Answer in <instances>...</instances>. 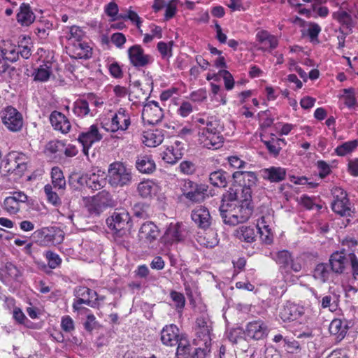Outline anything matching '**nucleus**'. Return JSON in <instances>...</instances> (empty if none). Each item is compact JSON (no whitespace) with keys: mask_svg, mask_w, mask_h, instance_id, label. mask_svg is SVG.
I'll return each mask as SVG.
<instances>
[{"mask_svg":"<svg viewBox=\"0 0 358 358\" xmlns=\"http://www.w3.org/2000/svg\"><path fill=\"white\" fill-rule=\"evenodd\" d=\"M75 296L76 298H83L88 300L96 299V292L90 289L87 287H78L75 290Z\"/></svg>","mask_w":358,"mask_h":358,"instance_id":"a18cd8bd","label":"nucleus"},{"mask_svg":"<svg viewBox=\"0 0 358 358\" xmlns=\"http://www.w3.org/2000/svg\"><path fill=\"white\" fill-rule=\"evenodd\" d=\"M242 335L245 336V330L242 328L237 327L230 330L227 334V337L231 343H236L238 339L242 337Z\"/></svg>","mask_w":358,"mask_h":358,"instance_id":"338daca9","label":"nucleus"},{"mask_svg":"<svg viewBox=\"0 0 358 358\" xmlns=\"http://www.w3.org/2000/svg\"><path fill=\"white\" fill-rule=\"evenodd\" d=\"M192 220L200 228L206 229L212 222V217L210 216L208 209L204 206H198L192 212Z\"/></svg>","mask_w":358,"mask_h":358,"instance_id":"4be33fe9","label":"nucleus"},{"mask_svg":"<svg viewBox=\"0 0 358 358\" xmlns=\"http://www.w3.org/2000/svg\"><path fill=\"white\" fill-rule=\"evenodd\" d=\"M131 124V117L127 110L124 108H120L113 115L110 124L108 127H105L106 130L110 132L117 131H126Z\"/></svg>","mask_w":358,"mask_h":358,"instance_id":"9b49d317","label":"nucleus"},{"mask_svg":"<svg viewBox=\"0 0 358 358\" xmlns=\"http://www.w3.org/2000/svg\"><path fill=\"white\" fill-rule=\"evenodd\" d=\"M178 345L176 351L177 358H189L190 357L191 346L188 341L185 338H180V341L176 345Z\"/></svg>","mask_w":358,"mask_h":358,"instance_id":"79ce46f5","label":"nucleus"},{"mask_svg":"<svg viewBox=\"0 0 358 358\" xmlns=\"http://www.w3.org/2000/svg\"><path fill=\"white\" fill-rule=\"evenodd\" d=\"M51 72V64L45 62L35 69L33 73L34 80L46 82L50 78Z\"/></svg>","mask_w":358,"mask_h":358,"instance_id":"4c0bfd02","label":"nucleus"},{"mask_svg":"<svg viewBox=\"0 0 358 358\" xmlns=\"http://www.w3.org/2000/svg\"><path fill=\"white\" fill-rule=\"evenodd\" d=\"M302 314L301 307L287 302L280 312V317L284 322H290L297 320Z\"/></svg>","mask_w":358,"mask_h":358,"instance_id":"bb28decb","label":"nucleus"},{"mask_svg":"<svg viewBox=\"0 0 358 358\" xmlns=\"http://www.w3.org/2000/svg\"><path fill=\"white\" fill-rule=\"evenodd\" d=\"M52 182L55 188L62 189L66 186V181L62 171L59 167H53L51 171Z\"/></svg>","mask_w":358,"mask_h":358,"instance_id":"ea45409f","label":"nucleus"},{"mask_svg":"<svg viewBox=\"0 0 358 358\" xmlns=\"http://www.w3.org/2000/svg\"><path fill=\"white\" fill-rule=\"evenodd\" d=\"M145 145L148 147H156L160 145L164 140V135L161 131L155 130L152 132H149L145 136Z\"/></svg>","mask_w":358,"mask_h":358,"instance_id":"a19ab883","label":"nucleus"},{"mask_svg":"<svg viewBox=\"0 0 358 358\" xmlns=\"http://www.w3.org/2000/svg\"><path fill=\"white\" fill-rule=\"evenodd\" d=\"M189 358H206L210 351V345L200 343Z\"/></svg>","mask_w":358,"mask_h":358,"instance_id":"5fc2aeb1","label":"nucleus"},{"mask_svg":"<svg viewBox=\"0 0 358 358\" xmlns=\"http://www.w3.org/2000/svg\"><path fill=\"white\" fill-rule=\"evenodd\" d=\"M233 178L240 183L243 200L251 201L252 189L257 182L256 173L238 171L233 173Z\"/></svg>","mask_w":358,"mask_h":358,"instance_id":"20e7f679","label":"nucleus"},{"mask_svg":"<svg viewBox=\"0 0 358 358\" xmlns=\"http://www.w3.org/2000/svg\"><path fill=\"white\" fill-rule=\"evenodd\" d=\"M165 14L164 17L166 20H169L172 18L177 10V0H172L169 3L166 4L165 6Z\"/></svg>","mask_w":358,"mask_h":358,"instance_id":"680f3d73","label":"nucleus"},{"mask_svg":"<svg viewBox=\"0 0 358 358\" xmlns=\"http://www.w3.org/2000/svg\"><path fill=\"white\" fill-rule=\"evenodd\" d=\"M111 194L106 191H101L91 198L89 210L91 213L100 214L103 210L114 206Z\"/></svg>","mask_w":358,"mask_h":358,"instance_id":"9d476101","label":"nucleus"},{"mask_svg":"<svg viewBox=\"0 0 358 358\" xmlns=\"http://www.w3.org/2000/svg\"><path fill=\"white\" fill-rule=\"evenodd\" d=\"M264 179L271 182H279L286 177V169L280 166H271L262 171Z\"/></svg>","mask_w":358,"mask_h":358,"instance_id":"c85d7f7f","label":"nucleus"},{"mask_svg":"<svg viewBox=\"0 0 358 358\" xmlns=\"http://www.w3.org/2000/svg\"><path fill=\"white\" fill-rule=\"evenodd\" d=\"M321 31V27L319 24L315 22H310L307 29V34L311 41L317 39V36Z\"/></svg>","mask_w":358,"mask_h":358,"instance_id":"774afa93","label":"nucleus"},{"mask_svg":"<svg viewBox=\"0 0 358 358\" xmlns=\"http://www.w3.org/2000/svg\"><path fill=\"white\" fill-rule=\"evenodd\" d=\"M136 167L140 172L149 174L155 170L156 165L150 156L141 155L137 157Z\"/></svg>","mask_w":358,"mask_h":358,"instance_id":"473e14b6","label":"nucleus"},{"mask_svg":"<svg viewBox=\"0 0 358 358\" xmlns=\"http://www.w3.org/2000/svg\"><path fill=\"white\" fill-rule=\"evenodd\" d=\"M44 192L47 196L48 201L55 206L60 203V199L57 194L52 190V187L50 185H46L44 187Z\"/></svg>","mask_w":358,"mask_h":358,"instance_id":"6e6d98bb","label":"nucleus"},{"mask_svg":"<svg viewBox=\"0 0 358 358\" xmlns=\"http://www.w3.org/2000/svg\"><path fill=\"white\" fill-rule=\"evenodd\" d=\"M184 148L181 142L175 141L173 145L168 146L163 152L162 159L169 164H175L178 160L182 158L183 155Z\"/></svg>","mask_w":358,"mask_h":358,"instance_id":"b1692460","label":"nucleus"},{"mask_svg":"<svg viewBox=\"0 0 358 358\" xmlns=\"http://www.w3.org/2000/svg\"><path fill=\"white\" fill-rule=\"evenodd\" d=\"M26 169L24 155L16 152L9 153L0 164V171L4 174L15 173L21 175Z\"/></svg>","mask_w":358,"mask_h":358,"instance_id":"0eeeda50","label":"nucleus"},{"mask_svg":"<svg viewBox=\"0 0 358 358\" xmlns=\"http://www.w3.org/2000/svg\"><path fill=\"white\" fill-rule=\"evenodd\" d=\"M196 324V345H200V343L211 345L212 326L208 317L201 316L197 318Z\"/></svg>","mask_w":358,"mask_h":358,"instance_id":"2eb2a0df","label":"nucleus"},{"mask_svg":"<svg viewBox=\"0 0 358 358\" xmlns=\"http://www.w3.org/2000/svg\"><path fill=\"white\" fill-rule=\"evenodd\" d=\"M154 188V184L150 180H145L141 182L138 185V192L139 194L143 197L147 198L150 196Z\"/></svg>","mask_w":358,"mask_h":358,"instance_id":"49530a36","label":"nucleus"},{"mask_svg":"<svg viewBox=\"0 0 358 358\" xmlns=\"http://www.w3.org/2000/svg\"><path fill=\"white\" fill-rule=\"evenodd\" d=\"M333 17L343 26H345L346 28L351 31L352 27V19L349 13L345 10H340L336 13H334Z\"/></svg>","mask_w":358,"mask_h":358,"instance_id":"37998d69","label":"nucleus"},{"mask_svg":"<svg viewBox=\"0 0 358 358\" xmlns=\"http://www.w3.org/2000/svg\"><path fill=\"white\" fill-rule=\"evenodd\" d=\"M89 102L85 99H78L74 102L73 112L80 117H83L90 113Z\"/></svg>","mask_w":358,"mask_h":358,"instance_id":"58836bf2","label":"nucleus"},{"mask_svg":"<svg viewBox=\"0 0 358 358\" xmlns=\"http://www.w3.org/2000/svg\"><path fill=\"white\" fill-rule=\"evenodd\" d=\"M83 36V32L80 27L73 26L69 29V33L66 36V38L70 41V44L72 45L73 43L81 41Z\"/></svg>","mask_w":358,"mask_h":358,"instance_id":"3c124183","label":"nucleus"},{"mask_svg":"<svg viewBox=\"0 0 358 358\" xmlns=\"http://www.w3.org/2000/svg\"><path fill=\"white\" fill-rule=\"evenodd\" d=\"M227 160L230 166L234 169H242L245 168L248 164L237 156H229Z\"/></svg>","mask_w":358,"mask_h":358,"instance_id":"0e129e2a","label":"nucleus"},{"mask_svg":"<svg viewBox=\"0 0 358 358\" xmlns=\"http://www.w3.org/2000/svg\"><path fill=\"white\" fill-rule=\"evenodd\" d=\"M208 185L205 184H199L186 180L183 181L181 186L182 195L189 201L194 203L203 201L208 196Z\"/></svg>","mask_w":358,"mask_h":358,"instance_id":"39448f33","label":"nucleus"},{"mask_svg":"<svg viewBox=\"0 0 358 358\" xmlns=\"http://www.w3.org/2000/svg\"><path fill=\"white\" fill-rule=\"evenodd\" d=\"M62 329L67 333H71L75 329L74 322L69 315H65L61 320Z\"/></svg>","mask_w":358,"mask_h":358,"instance_id":"4d7b16f0","label":"nucleus"},{"mask_svg":"<svg viewBox=\"0 0 358 358\" xmlns=\"http://www.w3.org/2000/svg\"><path fill=\"white\" fill-rule=\"evenodd\" d=\"M170 296L173 301L175 303L176 308H182L185 304V298L182 293L176 291H171Z\"/></svg>","mask_w":358,"mask_h":358,"instance_id":"e2e57ef3","label":"nucleus"},{"mask_svg":"<svg viewBox=\"0 0 358 358\" xmlns=\"http://www.w3.org/2000/svg\"><path fill=\"white\" fill-rule=\"evenodd\" d=\"M333 194L332 210L342 217H352L354 211L351 208L346 192L340 187H336L333 189Z\"/></svg>","mask_w":358,"mask_h":358,"instance_id":"6e6552de","label":"nucleus"},{"mask_svg":"<svg viewBox=\"0 0 358 358\" xmlns=\"http://www.w3.org/2000/svg\"><path fill=\"white\" fill-rule=\"evenodd\" d=\"M194 122L198 129V142L202 147L211 150L222 147L224 127L217 116L207 113L198 114Z\"/></svg>","mask_w":358,"mask_h":358,"instance_id":"f257e3e1","label":"nucleus"},{"mask_svg":"<svg viewBox=\"0 0 358 358\" xmlns=\"http://www.w3.org/2000/svg\"><path fill=\"white\" fill-rule=\"evenodd\" d=\"M264 144L266 148L268 149L269 153L273 155L274 157H277L282 149V146H279L275 138H272L270 141H264Z\"/></svg>","mask_w":358,"mask_h":358,"instance_id":"bf43d9fd","label":"nucleus"},{"mask_svg":"<svg viewBox=\"0 0 358 358\" xmlns=\"http://www.w3.org/2000/svg\"><path fill=\"white\" fill-rule=\"evenodd\" d=\"M103 138L102 134L99 132L98 126L92 124L85 131L79 134L78 140L83 145V152L85 155H88V151L92 145L99 142Z\"/></svg>","mask_w":358,"mask_h":358,"instance_id":"f8f14e48","label":"nucleus"},{"mask_svg":"<svg viewBox=\"0 0 358 358\" xmlns=\"http://www.w3.org/2000/svg\"><path fill=\"white\" fill-rule=\"evenodd\" d=\"M242 195L241 190L238 189L230 188L226 195H224L222 199V203H225L226 201H238V202H241Z\"/></svg>","mask_w":358,"mask_h":358,"instance_id":"864d4df0","label":"nucleus"},{"mask_svg":"<svg viewBox=\"0 0 358 358\" xmlns=\"http://www.w3.org/2000/svg\"><path fill=\"white\" fill-rule=\"evenodd\" d=\"M15 71V68L10 66L0 54V76L6 78H11Z\"/></svg>","mask_w":358,"mask_h":358,"instance_id":"de8ad7c7","label":"nucleus"},{"mask_svg":"<svg viewBox=\"0 0 358 358\" xmlns=\"http://www.w3.org/2000/svg\"><path fill=\"white\" fill-rule=\"evenodd\" d=\"M120 18L123 20H129L131 22L134 23L138 29H140L142 20L136 12L131 8L128 9L124 14H121Z\"/></svg>","mask_w":358,"mask_h":358,"instance_id":"8fccbe9b","label":"nucleus"},{"mask_svg":"<svg viewBox=\"0 0 358 358\" xmlns=\"http://www.w3.org/2000/svg\"><path fill=\"white\" fill-rule=\"evenodd\" d=\"M130 63L136 68H143L153 62V57L144 52L139 45H134L128 49Z\"/></svg>","mask_w":358,"mask_h":358,"instance_id":"4468645a","label":"nucleus"},{"mask_svg":"<svg viewBox=\"0 0 358 358\" xmlns=\"http://www.w3.org/2000/svg\"><path fill=\"white\" fill-rule=\"evenodd\" d=\"M235 236L241 241H244L248 243L254 242L256 238L255 229L252 227L247 226L238 227L235 231Z\"/></svg>","mask_w":358,"mask_h":358,"instance_id":"e433bc0d","label":"nucleus"},{"mask_svg":"<svg viewBox=\"0 0 358 358\" xmlns=\"http://www.w3.org/2000/svg\"><path fill=\"white\" fill-rule=\"evenodd\" d=\"M130 219V215L125 209L119 208L115 209L106 222L110 229L120 231L129 224Z\"/></svg>","mask_w":358,"mask_h":358,"instance_id":"dca6fc26","label":"nucleus"},{"mask_svg":"<svg viewBox=\"0 0 358 358\" xmlns=\"http://www.w3.org/2000/svg\"><path fill=\"white\" fill-rule=\"evenodd\" d=\"M329 329L331 334L336 336L337 339L342 340L347 333L348 327L341 320L334 319L330 323Z\"/></svg>","mask_w":358,"mask_h":358,"instance_id":"c9c22d12","label":"nucleus"},{"mask_svg":"<svg viewBox=\"0 0 358 358\" xmlns=\"http://www.w3.org/2000/svg\"><path fill=\"white\" fill-rule=\"evenodd\" d=\"M107 177L109 184L113 187L129 185L132 181L131 170L120 162L109 165Z\"/></svg>","mask_w":358,"mask_h":358,"instance_id":"7ed1b4c3","label":"nucleus"},{"mask_svg":"<svg viewBox=\"0 0 358 358\" xmlns=\"http://www.w3.org/2000/svg\"><path fill=\"white\" fill-rule=\"evenodd\" d=\"M45 257L48 261V266L52 269L57 268L62 263V259L59 257V255L52 251H47Z\"/></svg>","mask_w":358,"mask_h":358,"instance_id":"603ef678","label":"nucleus"},{"mask_svg":"<svg viewBox=\"0 0 358 358\" xmlns=\"http://www.w3.org/2000/svg\"><path fill=\"white\" fill-rule=\"evenodd\" d=\"M357 145V141H348L338 146L335 151L338 156H345L352 152Z\"/></svg>","mask_w":358,"mask_h":358,"instance_id":"c03bdc74","label":"nucleus"},{"mask_svg":"<svg viewBox=\"0 0 358 358\" xmlns=\"http://www.w3.org/2000/svg\"><path fill=\"white\" fill-rule=\"evenodd\" d=\"M268 333L267 326L260 320L248 322L245 329V336L256 341L264 338Z\"/></svg>","mask_w":358,"mask_h":358,"instance_id":"6ab92c4d","label":"nucleus"},{"mask_svg":"<svg viewBox=\"0 0 358 358\" xmlns=\"http://www.w3.org/2000/svg\"><path fill=\"white\" fill-rule=\"evenodd\" d=\"M211 91L213 94V99L214 100H218V96L220 97V103L222 105L226 104L227 103V98H226V94L224 93V92L221 91L220 87L216 84L211 83Z\"/></svg>","mask_w":358,"mask_h":358,"instance_id":"13d9d810","label":"nucleus"},{"mask_svg":"<svg viewBox=\"0 0 358 358\" xmlns=\"http://www.w3.org/2000/svg\"><path fill=\"white\" fill-rule=\"evenodd\" d=\"M28 196L22 192H14L4 199L3 208L10 215H14L20 210L22 204L27 202Z\"/></svg>","mask_w":358,"mask_h":358,"instance_id":"f3484780","label":"nucleus"},{"mask_svg":"<svg viewBox=\"0 0 358 358\" xmlns=\"http://www.w3.org/2000/svg\"><path fill=\"white\" fill-rule=\"evenodd\" d=\"M275 261L280 265V270H289L294 273L301 271L305 265V259L301 255L293 256L288 250L278 252Z\"/></svg>","mask_w":358,"mask_h":358,"instance_id":"423d86ee","label":"nucleus"},{"mask_svg":"<svg viewBox=\"0 0 358 358\" xmlns=\"http://www.w3.org/2000/svg\"><path fill=\"white\" fill-rule=\"evenodd\" d=\"M163 116V110L158 102L150 101L143 106L142 119L144 122L154 125L160 122Z\"/></svg>","mask_w":358,"mask_h":358,"instance_id":"ddd939ff","label":"nucleus"},{"mask_svg":"<svg viewBox=\"0 0 358 358\" xmlns=\"http://www.w3.org/2000/svg\"><path fill=\"white\" fill-rule=\"evenodd\" d=\"M81 185H86L92 190H97L103 187L106 183V176L103 171L97 170L96 173L83 175L78 179Z\"/></svg>","mask_w":358,"mask_h":358,"instance_id":"a211bd4d","label":"nucleus"},{"mask_svg":"<svg viewBox=\"0 0 358 358\" xmlns=\"http://www.w3.org/2000/svg\"><path fill=\"white\" fill-rule=\"evenodd\" d=\"M2 123L12 132L20 131L24 124L22 115L13 106H8L1 112Z\"/></svg>","mask_w":358,"mask_h":358,"instance_id":"1a4fd4ad","label":"nucleus"},{"mask_svg":"<svg viewBox=\"0 0 358 358\" xmlns=\"http://www.w3.org/2000/svg\"><path fill=\"white\" fill-rule=\"evenodd\" d=\"M173 42L166 43L163 41H160L157 43V49L163 57H171V47Z\"/></svg>","mask_w":358,"mask_h":358,"instance_id":"052dcab7","label":"nucleus"},{"mask_svg":"<svg viewBox=\"0 0 358 358\" xmlns=\"http://www.w3.org/2000/svg\"><path fill=\"white\" fill-rule=\"evenodd\" d=\"M182 337L175 324L166 325L161 331V341L167 346H176Z\"/></svg>","mask_w":358,"mask_h":358,"instance_id":"412c9836","label":"nucleus"},{"mask_svg":"<svg viewBox=\"0 0 358 358\" xmlns=\"http://www.w3.org/2000/svg\"><path fill=\"white\" fill-rule=\"evenodd\" d=\"M229 177L228 173L219 169L210 173L209 182L214 187H225L227 185Z\"/></svg>","mask_w":358,"mask_h":358,"instance_id":"72a5a7b5","label":"nucleus"},{"mask_svg":"<svg viewBox=\"0 0 358 358\" xmlns=\"http://www.w3.org/2000/svg\"><path fill=\"white\" fill-rule=\"evenodd\" d=\"M347 259L342 252H334L329 259V266L334 274L342 273L345 268Z\"/></svg>","mask_w":358,"mask_h":358,"instance_id":"2f4dec72","label":"nucleus"},{"mask_svg":"<svg viewBox=\"0 0 358 358\" xmlns=\"http://www.w3.org/2000/svg\"><path fill=\"white\" fill-rule=\"evenodd\" d=\"M159 236V230L152 222L143 223L138 231L140 240L147 244L152 243Z\"/></svg>","mask_w":358,"mask_h":358,"instance_id":"aec40b11","label":"nucleus"},{"mask_svg":"<svg viewBox=\"0 0 358 358\" xmlns=\"http://www.w3.org/2000/svg\"><path fill=\"white\" fill-rule=\"evenodd\" d=\"M257 227L261 235L262 238L266 243H270L271 239L270 238V229L268 226L266 224L265 219L264 217L258 221Z\"/></svg>","mask_w":358,"mask_h":358,"instance_id":"09e8293b","label":"nucleus"},{"mask_svg":"<svg viewBox=\"0 0 358 358\" xmlns=\"http://www.w3.org/2000/svg\"><path fill=\"white\" fill-rule=\"evenodd\" d=\"M0 54L4 59L15 62L18 59L17 46L10 43H3L0 45Z\"/></svg>","mask_w":358,"mask_h":358,"instance_id":"f704fd0d","label":"nucleus"},{"mask_svg":"<svg viewBox=\"0 0 358 358\" xmlns=\"http://www.w3.org/2000/svg\"><path fill=\"white\" fill-rule=\"evenodd\" d=\"M261 45V50L264 51H271L272 50L277 48L278 45V41L275 36L272 35L268 40L262 43Z\"/></svg>","mask_w":358,"mask_h":358,"instance_id":"69168bd1","label":"nucleus"},{"mask_svg":"<svg viewBox=\"0 0 358 358\" xmlns=\"http://www.w3.org/2000/svg\"><path fill=\"white\" fill-rule=\"evenodd\" d=\"M71 57L76 59H89L92 56V48L85 42L73 43L69 49Z\"/></svg>","mask_w":358,"mask_h":358,"instance_id":"c756f323","label":"nucleus"},{"mask_svg":"<svg viewBox=\"0 0 358 358\" xmlns=\"http://www.w3.org/2000/svg\"><path fill=\"white\" fill-rule=\"evenodd\" d=\"M282 275V280H275L272 282V287L278 294L279 290L284 293L286 290V284L294 285L299 280L298 275H294L292 271L280 270Z\"/></svg>","mask_w":358,"mask_h":358,"instance_id":"5701e85b","label":"nucleus"},{"mask_svg":"<svg viewBox=\"0 0 358 358\" xmlns=\"http://www.w3.org/2000/svg\"><path fill=\"white\" fill-rule=\"evenodd\" d=\"M313 278L321 283L328 282L334 277V273L327 264H318L313 270Z\"/></svg>","mask_w":358,"mask_h":358,"instance_id":"7c9ffc66","label":"nucleus"},{"mask_svg":"<svg viewBox=\"0 0 358 358\" xmlns=\"http://www.w3.org/2000/svg\"><path fill=\"white\" fill-rule=\"evenodd\" d=\"M183 238L180 225L178 223H171L166 230L162 241L164 244L171 245L173 243L182 241Z\"/></svg>","mask_w":358,"mask_h":358,"instance_id":"393cba45","label":"nucleus"},{"mask_svg":"<svg viewBox=\"0 0 358 358\" xmlns=\"http://www.w3.org/2000/svg\"><path fill=\"white\" fill-rule=\"evenodd\" d=\"M50 121L55 130L63 134L68 133L71 129V124L66 117L60 112L53 111L50 115Z\"/></svg>","mask_w":358,"mask_h":358,"instance_id":"a878e982","label":"nucleus"},{"mask_svg":"<svg viewBox=\"0 0 358 358\" xmlns=\"http://www.w3.org/2000/svg\"><path fill=\"white\" fill-rule=\"evenodd\" d=\"M223 222L229 225H237L248 220L252 213L250 201L241 199V204L222 203L219 208Z\"/></svg>","mask_w":358,"mask_h":358,"instance_id":"f03ea898","label":"nucleus"},{"mask_svg":"<svg viewBox=\"0 0 358 358\" xmlns=\"http://www.w3.org/2000/svg\"><path fill=\"white\" fill-rule=\"evenodd\" d=\"M16 18L17 22L20 25L23 27H28L34 22L36 16L29 4L22 3L20 6Z\"/></svg>","mask_w":358,"mask_h":358,"instance_id":"cd10ccee","label":"nucleus"}]
</instances>
